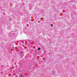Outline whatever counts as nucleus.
Returning <instances> with one entry per match:
<instances>
[{
    "instance_id": "f257e3e1",
    "label": "nucleus",
    "mask_w": 77,
    "mask_h": 77,
    "mask_svg": "<svg viewBox=\"0 0 77 77\" xmlns=\"http://www.w3.org/2000/svg\"><path fill=\"white\" fill-rule=\"evenodd\" d=\"M20 55L21 56V57L22 58L23 57V56H24V54L23 53H20Z\"/></svg>"
},
{
    "instance_id": "f03ea898",
    "label": "nucleus",
    "mask_w": 77,
    "mask_h": 77,
    "mask_svg": "<svg viewBox=\"0 0 77 77\" xmlns=\"http://www.w3.org/2000/svg\"><path fill=\"white\" fill-rule=\"evenodd\" d=\"M19 77H24L23 75H19Z\"/></svg>"
},
{
    "instance_id": "7ed1b4c3",
    "label": "nucleus",
    "mask_w": 77,
    "mask_h": 77,
    "mask_svg": "<svg viewBox=\"0 0 77 77\" xmlns=\"http://www.w3.org/2000/svg\"><path fill=\"white\" fill-rule=\"evenodd\" d=\"M40 49H41L40 48H38V50L39 51L40 50Z\"/></svg>"
},
{
    "instance_id": "20e7f679",
    "label": "nucleus",
    "mask_w": 77,
    "mask_h": 77,
    "mask_svg": "<svg viewBox=\"0 0 77 77\" xmlns=\"http://www.w3.org/2000/svg\"><path fill=\"white\" fill-rule=\"evenodd\" d=\"M51 27H53V24H51Z\"/></svg>"
},
{
    "instance_id": "39448f33",
    "label": "nucleus",
    "mask_w": 77,
    "mask_h": 77,
    "mask_svg": "<svg viewBox=\"0 0 77 77\" xmlns=\"http://www.w3.org/2000/svg\"><path fill=\"white\" fill-rule=\"evenodd\" d=\"M15 77H17V76H16Z\"/></svg>"
}]
</instances>
